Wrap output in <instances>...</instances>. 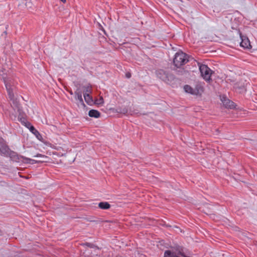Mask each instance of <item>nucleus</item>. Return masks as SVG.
<instances>
[{
  "label": "nucleus",
  "mask_w": 257,
  "mask_h": 257,
  "mask_svg": "<svg viewBox=\"0 0 257 257\" xmlns=\"http://www.w3.org/2000/svg\"><path fill=\"white\" fill-rule=\"evenodd\" d=\"M13 104H14V105H15V106H16V107H17V108H18V111L20 113H21V112H20V109L19 106V104H18L17 102H14V101H13Z\"/></svg>",
  "instance_id": "obj_20"
},
{
  "label": "nucleus",
  "mask_w": 257,
  "mask_h": 257,
  "mask_svg": "<svg viewBox=\"0 0 257 257\" xmlns=\"http://www.w3.org/2000/svg\"><path fill=\"white\" fill-rule=\"evenodd\" d=\"M0 74L3 76V79L5 84V86L7 88L10 99L11 100H14V94L13 93V89L12 88V85L14 84L13 81L11 78H7L4 76L5 74L3 73V71L0 72Z\"/></svg>",
  "instance_id": "obj_2"
},
{
  "label": "nucleus",
  "mask_w": 257,
  "mask_h": 257,
  "mask_svg": "<svg viewBox=\"0 0 257 257\" xmlns=\"http://www.w3.org/2000/svg\"><path fill=\"white\" fill-rule=\"evenodd\" d=\"M9 149L2 138H0V153L4 155L9 154Z\"/></svg>",
  "instance_id": "obj_8"
},
{
  "label": "nucleus",
  "mask_w": 257,
  "mask_h": 257,
  "mask_svg": "<svg viewBox=\"0 0 257 257\" xmlns=\"http://www.w3.org/2000/svg\"><path fill=\"white\" fill-rule=\"evenodd\" d=\"M240 38L241 40L240 46L241 47L243 48H251L250 41L246 36L241 35V34H240Z\"/></svg>",
  "instance_id": "obj_6"
},
{
  "label": "nucleus",
  "mask_w": 257,
  "mask_h": 257,
  "mask_svg": "<svg viewBox=\"0 0 257 257\" xmlns=\"http://www.w3.org/2000/svg\"><path fill=\"white\" fill-rule=\"evenodd\" d=\"M184 89L186 92L193 95H198L203 91V88L200 85H197L195 88H193L190 86L186 85L184 86Z\"/></svg>",
  "instance_id": "obj_5"
},
{
  "label": "nucleus",
  "mask_w": 257,
  "mask_h": 257,
  "mask_svg": "<svg viewBox=\"0 0 257 257\" xmlns=\"http://www.w3.org/2000/svg\"><path fill=\"white\" fill-rule=\"evenodd\" d=\"M98 206L102 209H108L110 207V204L107 202H101L98 204Z\"/></svg>",
  "instance_id": "obj_13"
},
{
  "label": "nucleus",
  "mask_w": 257,
  "mask_h": 257,
  "mask_svg": "<svg viewBox=\"0 0 257 257\" xmlns=\"http://www.w3.org/2000/svg\"><path fill=\"white\" fill-rule=\"evenodd\" d=\"M94 103L97 105H102L104 103L103 98L102 96H100L98 99H96L94 100Z\"/></svg>",
  "instance_id": "obj_16"
},
{
  "label": "nucleus",
  "mask_w": 257,
  "mask_h": 257,
  "mask_svg": "<svg viewBox=\"0 0 257 257\" xmlns=\"http://www.w3.org/2000/svg\"><path fill=\"white\" fill-rule=\"evenodd\" d=\"M84 93H91L92 92V87L91 85L89 84L86 85V86H84Z\"/></svg>",
  "instance_id": "obj_15"
},
{
  "label": "nucleus",
  "mask_w": 257,
  "mask_h": 257,
  "mask_svg": "<svg viewBox=\"0 0 257 257\" xmlns=\"http://www.w3.org/2000/svg\"><path fill=\"white\" fill-rule=\"evenodd\" d=\"M220 99L223 105L225 107L228 108H233L235 107L234 102L230 100L226 97L224 96H222L220 97Z\"/></svg>",
  "instance_id": "obj_7"
},
{
  "label": "nucleus",
  "mask_w": 257,
  "mask_h": 257,
  "mask_svg": "<svg viewBox=\"0 0 257 257\" xmlns=\"http://www.w3.org/2000/svg\"><path fill=\"white\" fill-rule=\"evenodd\" d=\"M188 61V57L187 54L182 51L176 53L173 62L177 67H180Z\"/></svg>",
  "instance_id": "obj_1"
},
{
  "label": "nucleus",
  "mask_w": 257,
  "mask_h": 257,
  "mask_svg": "<svg viewBox=\"0 0 257 257\" xmlns=\"http://www.w3.org/2000/svg\"><path fill=\"white\" fill-rule=\"evenodd\" d=\"M22 118H21V121L22 123H24V124L29 129V127H30V126H32V125L31 124V123L26 121L24 118H23V120H22Z\"/></svg>",
  "instance_id": "obj_18"
},
{
  "label": "nucleus",
  "mask_w": 257,
  "mask_h": 257,
  "mask_svg": "<svg viewBox=\"0 0 257 257\" xmlns=\"http://www.w3.org/2000/svg\"><path fill=\"white\" fill-rule=\"evenodd\" d=\"M156 75L160 79L166 81L167 78V74L163 70H158L156 72Z\"/></svg>",
  "instance_id": "obj_11"
},
{
  "label": "nucleus",
  "mask_w": 257,
  "mask_h": 257,
  "mask_svg": "<svg viewBox=\"0 0 257 257\" xmlns=\"http://www.w3.org/2000/svg\"><path fill=\"white\" fill-rule=\"evenodd\" d=\"M199 70L202 78L207 82L211 80L213 71L206 65H199Z\"/></svg>",
  "instance_id": "obj_3"
},
{
  "label": "nucleus",
  "mask_w": 257,
  "mask_h": 257,
  "mask_svg": "<svg viewBox=\"0 0 257 257\" xmlns=\"http://www.w3.org/2000/svg\"><path fill=\"white\" fill-rule=\"evenodd\" d=\"M90 117L94 118H99L100 116V113L97 110L91 109L88 112Z\"/></svg>",
  "instance_id": "obj_12"
},
{
  "label": "nucleus",
  "mask_w": 257,
  "mask_h": 257,
  "mask_svg": "<svg viewBox=\"0 0 257 257\" xmlns=\"http://www.w3.org/2000/svg\"><path fill=\"white\" fill-rule=\"evenodd\" d=\"M184 256L183 248L180 246L172 248V250L165 251L164 257H180Z\"/></svg>",
  "instance_id": "obj_4"
},
{
  "label": "nucleus",
  "mask_w": 257,
  "mask_h": 257,
  "mask_svg": "<svg viewBox=\"0 0 257 257\" xmlns=\"http://www.w3.org/2000/svg\"><path fill=\"white\" fill-rule=\"evenodd\" d=\"M29 130L33 134L37 131V130L33 125L30 126L29 127Z\"/></svg>",
  "instance_id": "obj_19"
},
{
  "label": "nucleus",
  "mask_w": 257,
  "mask_h": 257,
  "mask_svg": "<svg viewBox=\"0 0 257 257\" xmlns=\"http://www.w3.org/2000/svg\"><path fill=\"white\" fill-rule=\"evenodd\" d=\"M74 95L75 99L78 100L82 105L85 106V104L83 102L81 92L80 91H77L75 92Z\"/></svg>",
  "instance_id": "obj_10"
},
{
  "label": "nucleus",
  "mask_w": 257,
  "mask_h": 257,
  "mask_svg": "<svg viewBox=\"0 0 257 257\" xmlns=\"http://www.w3.org/2000/svg\"><path fill=\"white\" fill-rule=\"evenodd\" d=\"M62 2H63V3H66V0H60Z\"/></svg>",
  "instance_id": "obj_24"
},
{
  "label": "nucleus",
  "mask_w": 257,
  "mask_h": 257,
  "mask_svg": "<svg viewBox=\"0 0 257 257\" xmlns=\"http://www.w3.org/2000/svg\"><path fill=\"white\" fill-rule=\"evenodd\" d=\"M33 135L36 137V138L39 140L40 141L44 143V139L41 135V134L37 130Z\"/></svg>",
  "instance_id": "obj_14"
},
{
  "label": "nucleus",
  "mask_w": 257,
  "mask_h": 257,
  "mask_svg": "<svg viewBox=\"0 0 257 257\" xmlns=\"http://www.w3.org/2000/svg\"><path fill=\"white\" fill-rule=\"evenodd\" d=\"M7 35V32L6 31H5L3 32V33L2 34V37H3L4 38H6V36Z\"/></svg>",
  "instance_id": "obj_22"
},
{
  "label": "nucleus",
  "mask_w": 257,
  "mask_h": 257,
  "mask_svg": "<svg viewBox=\"0 0 257 257\" xmlns=\"http://www.w3.org/2000/svg\"><path fill=\"white\" fill-rule=\"evenodd\" d=\"M83 96L84 100L88 105H92L94 104L93 98L92 96L89 95V94L84 93Z\"/></svg>",
  "instance_id": "obj_9"
},
{
  "label": "nucleus",
  "mask_w": 257,
  "mask_h": 257,
  "mask_svg": "<svg viewBox=\"0 0 257 257\" xmlns=\"http://www.w3.org/2000/svg\"><path fill=\"white\" fill-rule=\"evenodd\" d=\"M35 157H42V158H47V157L45 155L40 154H37L36 155L34 156Z\"/></svg>",
  "instance_id": "obj_21"
},
{
  "label": "nucleus",
  "mask_w": 257,
  "mask_h": 257,
  "mask_svg": "<svg viewBox=\"0 0 257 257\" xmlns=\"http://www.w3.org/2000/svg\"><path fill=\"white\" fill-rule=\"evenodd\" d=\"M125 76L127 78H130L131 77V74L130 72H127L125 74Z\"/></svg>",
  "instance_id": "obj_23"
},
{
  "label": "nucleus",
  "mask_w": 257,
  "mask_h": 257,
  "mask_svg": "<svg viewBox=\"0 0 257 257\" xmlns=\"http://www.w3.org/2000/svg\"><path fill=\"white\" fill-rule=\"evenodd\" d=\"M24 160H25V161L27 163H29L30 164H34L35 163H36L38 162V161L35 160H33V159H30V158H25L24 159Z\"/></svg>",
  "instance_id": "obj_17"
}]
</instances>
